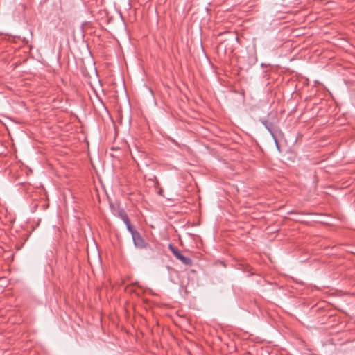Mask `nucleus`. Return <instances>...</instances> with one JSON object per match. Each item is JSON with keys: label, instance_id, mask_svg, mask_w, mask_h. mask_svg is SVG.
I'll return each mask as SVG.
<instances>
[{"label": "nucleus", "instance_id": "1", "mask_svg": "<svg viewBox=\"0 0 355 355\" xmlns=\"http://www.w3.org/2000/svg\"><path fill=\"white\" fill-rule=\"evenodd\" d=\"M132 237L134 244L137 248H145L146 247V243L144 241L139 232H135V235Z\"/></svg>", "mask_w": 355, "mask_h": 355}, {"label": "nucleus", "instance_id": "2", "mask_svg": "<svg viewBox=\"0 0 355 355\" xmlns=\"http://www.w3.org/2000/svg\"><path fill=\"white\" fill-rule=\"evenodd\" d=\"M176 258L186 266H190L192 265V260L189 257L184 256L182 253H180Z\"/></svg>", "mask_w": 355, "mask_h": 355}, {"label": "nucleus", "instance_id": "3", "mask_svg": "<svg viewBox=\"0 0 355 355\" xmlns=\"http://www.w3.org/2000/svg\"><path fill=\"white\" fill-rule=\"evenodd\" d=\"M117 215L123 221L124 223H128L130 220L126 212L123 209H118Z\"/></svg>", "mask_w": 355, "mask_h": 355}, {"label": "nucleus", "instance_id": "4", "mask_svg": "<svg viewBox=\"0 0 355 355\" xmlns=\"http://www.w3.org/2000/svg\"><path fill=\"white\" fill-rule=\"evenodd\" d=\"M262 123L263 124V125L266 127V128L269 131V132L272 135V136L273 137H275V135L272 130V123L268 121H262Z\"/></svg>", "mask_w": 355, "mask_h": 355}, {"label": "nucleus", "instance_id": "5", "mask_svg": "<svg viewBox=\"0 0 355 355\" xmlns=\"http://www.w3.org/2000/svg\"><path fill=\"white\" fill-rule=\"evenodd\" d=\"M169 249L175 257H177L181 253L177 248L174 247L171 244L169 245Z\"/></svg>", "mask_w": 355, "mask_h": 355}, {"label": "nucleus", "instance_id": "6", "mask_svg": "<svg viewBox=\"0 0 355 355\" xmlns=\"http://www.w3.org/2000/svg\"><path fill=\"white\" fill-rule=\"evenodd\" d=\"M125 225H126V227L128 229V230L130 232V234H132V236H133L135 235V232H138L137 230H135L134 229V227L131 225L130 224V220L128 221V223H125Z\"/></svg>", "mask_w": 355, "mask_h": 355}, {"label": "nucleus", "instance_id": "7", "mask_svg": "<svg viewBox=\"0 0 355 355\" xmlns=\"http://www.w3.org/2000/svg\"><path fill=\"white\" fill-rule=\"evenodd\" d=\"M275 143H276L277 146H278V143H277V139H275Z\"/></svg>", "mask_w": 355, "mask_h": 355}]
</instances>
